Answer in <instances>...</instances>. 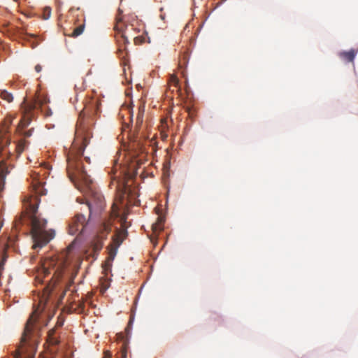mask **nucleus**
Wrapping results in <instances>:
<instances>
[{
    "label": "nucleus",
    "instance_id": "obj_29",
    "mask_svg": "<svg viewBox=\"0 0 358 358\" xmlns=\"http://www.w3.org/2000/svg\"><path fill=\"white\" fill-rule=\"evenodd\" d=\"M85 160L87 162L90 163V158L89 157H85Z\"/></svg>",
    "mask_w": 358,
    "mask_h": 358
},
{
    "label": "nucleus",
    "instance_id": "obj_22",
    "mask_svg": "<svg viewBox=\"0 0 358 358\" xmlns=\"http://www.w3.org/2000/svg\"><path fill=\"white\" fill-rule=\"evenodd\" d=\"M138 113H145V104L142 103L139 106Z\"/></svg>",
    "mask_w": 358,
    "mask_h": 358
},
{
    "label": "nucleus",
    "instance_id": "obj_2",
    "mask_svg": "<svg viewBox=\"0 0 358 358\" xmlns=\"http://www.w3.org/2000/svg\"><path fill=\"white\" fill-rule=\"evenodd\" d=\"M38 177V174L33 176L31 193L25 195L22 199L25 213L31 223V232L34 241L33 248H42L55 236L54 231L45 230L46 220L36 215L40 203L39 196L46 194V190L43 188L44 182Z\"/></svg>",
    "mask_w": 358,
    "mask_h": 358
},
{
    "label": "nucleus",
    "instance_id": "obj_6",
    "mask_svg": "<svg viewBox=\"0 0 358 358\" xmlns=\"http://www.w3.org/2000/svg\"><path fill=\"white\" fill-rule=\"evenodd\" d=\"M111 221L106 220L101 223L97 235L92 242V250L94 254H98L103 246V241L107 238L108 234L111 231Z\"/></svg>",
    "mask_w": 358,
    "mask_h": 358
},
{
    "label": "nucleus",
    "instance_id": "obj_4",
    "mask_svg": "<svg viewBox=\"0 0 358 358\" xmlns=\"http://www.w3.org/2000/svg\"><path fill=\"white\" fill-rule=\"evenodd\" d=\"M127 236L126 229H117L115 235L112 238V242L107 247L108 256L103 264V268L106 273L112 267V263L117 255V249L122 243Z\"/></svg>",
    "mask_w": 358,
    "mask_h": 358
},
{
    "label": "nucleus",
    "instance_id": "obj_18",
    "mask_svg": "<svg viewBox=\"0 0 358 358\" xmlns=\"http://www.w3.org/2000/svg\"><path fill=\"white\" fill-rule=\"evenodd\" d=\"M16 149L18 153L22 152L24 149V142H19V143L16 146Z\"/></svg>",
    "mask_w": 358,
    "mask_h": 358
},
{
    "label": "nucleus",
    "instance_id": "obj_13",
    "mask_svg": "<svg viewBox=\"0 0 358 358\" xmlns=\"http://www.w3.org/2000/svg\"><path fill=\"white\" fill-rule=\"evenodd\" d=\"M84 28H85L84 24H82L78 26L77 27H76L73 29V32L70 34V36H73V37H77V36H80L83 32Z\"/></svg>",
    "mask_w": 358,
    "mask_h": 358
},
{
    "label": "nucleus",
    "instance_id": "obj_3",
    "mask_svg": "<svg viewBox=\"0 0 358 358\" xmlns=\"http://www.w3.org/2000/svg\"><path fill=\"white\" fill-rule=\"evenodd\" d=\"M36 320L31 315L27 320L20 343L14 354V358H24L27 353L35 350L36 338L34 334Z\"/></svg>",
    "mask_w": 358,
    "mask_h": 358
},
{
    "label": "nucleus",
    "instance_id": "obj_12",
    "mask_svg": "<svg viewBox=\"0 0 358 358\" xmlns=\"http://www.w3.org/2000/svg\"><path fill=\"white\" fill-rule=\"evenodd\" d=\"M144 113H138L136 120V129H140L141 126L143 123V118H144Z\"/></svg>",
    "mask_w": 358,
    "mask_h": 358
},
{
    "label": "nucleus",
    "instance_id": "obj_7",
    "mask_svg": "<svg viewBox=\"0 0 358 358\" xmlns=\"http://www.w3.org/2000/svg\"><path fill=\"white\" fill-rule=\"evenodd\" d=\"M122 11L120 9H118V13L115 17V24L114 27V29L117 33V36H120V38H117V41H120V39L124 43H129V37L132 36L130 34V31L133 29L132 25L128 26L124 24L122 20Z\"/></svg>",
    "mask_w": 358,
    "mask_h": 358
},
{
    "label": "nucleus",
    "instance_id": "obj_14",
    "mask_svg": "<svg viewBox=\"0 0 358 358\" xmlns=\"http://www.w3.org/2000/svg\"><path fill=\"white\" fill-rule=\"evenodd\" d=\"M0 96L3 100L8 103L11 102L13 99V95L6 90L1 91Z\"/></svg>",
    "mask_w": 358,
    "mask_h": 358
},
{
    "label": "nucleus",
    "instance_id": "obj_33",
    "mask_svg": "<svg viewBox=\"0 0 358 358\" xmlns=\"http://www.w3.org/2000/svg\"><path fill=\"white\" fill-rule=\"evenodd\" d=\"M162 10H163V8H160V11H161V13L162 12Z\"/></svg>",
    "mask_w": 358,
    "mask_h": 358
},
{
    "label": "nucleus",
    "instance_id": "obj_11",
    "mask_svg": "<svg viewBox=\"0 0 358 358\" xmlns=\"http://www.w3.org/2000/svg\"><path fill=\"white\" fill-rule=\"evenodd\" d=\"M357 52V51L352 49L349 51L340 52L338 53V56L341 59L347 62H352L355 59Z\"/></svg>",
    "mask_w": 358,
    "mask_h": 358
},
{
    "label": "nucleus",
    "instance_id": "obj_24",
    "mask_svg": "<svg viewBox=\"0 0 358 358\" xmlns=\"http://www.w3.org/2000/svg\"><path fill=\"white\" fill-rule=\"evenodd\" d=\"M64 324V320H58L57 322V324H56V327H62Z\"/></svg>",
    "mask_w": 358,
    "mask_h": 358
},
{
    "label": "nucleus",
    "instance_id": "obj_26",
    "mask_svg": "<svg viewBox=\"0 0 358 358\" xmlns=\"http://www.w3.org/2000/svg\"><path fill=\"white\" fill-rule=\"evenodd\" d=\"M111 355L109 352H106L105 356L103 358H110Z\"/></svg>",
    "mask_w": 358,
    "mask_h": 358
},
{
    "label": "nucleus",
    "instance_id": "obj_23",
    "mask_svg": "<svg viewBox=\"0 0 358 358\" xmlns=\"http://www.w3.org/2000/svg\"><path fill=\"white\" fill-rule=\"evenodd\" d=\"M61 275H62V272L61 271H59L58 269L55 271L54 276H55L57 278H59L61 277Z\"/></svg>",
    "mask_w": 358,
    "mask_h": 358
},
{
    "label": "nucleus",
    "instance_id": "obj_1",
    "mask_svg": "<svg viewBox=\"0 0 358 358\" xmlns=\"http://www.w3.org/2000/svg\"><path fill=\"white\" fill-rule=\"evenodd\" d=\"M97 113L99 111V103L97 101H93L90 106H86L80 112L79 122L76 130V137L74 140L73 148L69 152L67 156V173L69 178L74 180L80 179L85 180L87 186L90 185V180L88 179L87 172L83 165L80 157L83 152L89 144L90 138L92 136L91 129L85 123H83L81 118L86 115Z\"/></svg>",
    "mask_w": 358,
    "mask_h": 358
},
{
    "label": "nucleus",
    "instance_id": "obj_5",
    "mask_svg": "<svg viewBox=\"0 0 358 358\" xmlns=\"http://www.w3.org/2000/svg\"><path fill=\"white\" fill-rule=\"evenodd\" d=\"M43 101L38 98L34 99L28 102L24 101L22 105V117L20 122V126L23 128L29 124L35 116V110L41 107Z\"/></svg>",
    "mask_w": 358,
    "mask_h": 358
},
{
    "label": "nucleus",
    "instance_id": "obj_16",
    "mask_svg": "<svg viewBox=\"0 0 358 358\" xmlns=\"http://www.w3.org/2000/svg\"><path fill=\"white\" fill-rule=\"evenodd\" d=\"M47 341L50 344V345H57L59 343V339L57 336H47Z\"/></svg>",
    "mask_w": 358,
    "mask_h": 358
},
{
    "label": "nucleus",
    "instance_id": "obj_15",
    "mask_svg": "<svg viewBox=\"0 0 358 358\" xmlns=\"http://www.w3.org/2000/svg\"><path fill=\"white\" fill-rule=\"evenodd\" d=\"M159 220V222H156L154 224H152V230L156 232L157 231H162L163 230V226H162V224H163V220L162 218H158Z\"/></svg>",
    "mask_w": 358,
    "mask_h": 358
},
{
    "label": "nucleus",
    "instance_id": "obj_34",
    "mask_svg": "<svg viewBox=\"0 0 358 358\" xmlns=\"http://www.w3.org/2000/svg\"><path fill=\"white\" fill-rule=\"evenodd\" d=\"M155 1H157L158 0H154Z\"/></svg>",
    "mask_w": 358,
    "mask_h": 358
},
{
    "label": "nucleus",
    "instance_id": "obj_25",
    "mask_svg": "<svg viewBox=\"0 0 358 358\" xmlns=\"http://www.w3.org/2000/svg\"><path fill=\"white\" fill-rule=\"evenodd\" d=\"M42 70V66L40 65V64H37L36 66H35V71L37 72V73H40Z\"/></svg>",
    "mask_w": 358,
    "mask_h": 358
},
{
    "label": "nucleus",
    "instance_id": "obj_27",
    "mask_svg": "<svg viewBox=\"0 0 358 358\" xmlns=\"http://www.w3.org/2000/svg\"><path fill=\"white\" fill-rule=\"evenodd\" d=\"M31 135V131L29 130L27 132H26L25 136H30Z\"/></svg>",
    "mask_w": 358,
    "mask_h": 358
},
{
    "label": "nucleus",
    "instance_id": "obj_30",
    "mask_svg": "<svg viewBox=\"0 0 358 358\" xmlns=\"http://www.w3.org/2000/svg\"><path fill=\"white\" fill-rule=\"evenodd\" d=\"M17 222H21V218H20L19 221H16L15 222V227L17 226Z\"/></svg>",
    "mask_w": 358,
    "mask_h": 358
},
{
    "label": "nucleus",
    "instance_id": "obj_9",
    "mask_svg": "<svg viewBox=\"0 0 358 358\" xmlns=\"http://www.w3.org/2000/svg\"><path fill=\"white\" fill-rule=\"evenodd\" d=\"M87 206L90 210V215L94 211H101L105 206V202L103 196L99 192H92V201L87 203Z\"/></svg>",
    "mask_w": 358,
    "mask_h": 358
},
{
    "label": "nucleus",
    "instance_id": "obj_19",
    "mask_svg": "<svg viewBox=\"0 0 358 358\" xmlns=\"http://www.w3.org/2000/svg\"><path fill=\"white\" fill-rule=\"evenodd\" d=\"M134 41L136 45H141L144 42V38L142 36H135Z\"/></svg>",
    "mask_w": 358,
    "mask_h": 358
},
{
    "label": "nucleus",
    "instance_id": "obj_10",
    "mask_svg": "<svg viewBox=\"0 0 358 358\" xmlns=\"http://www.w3.org/2000/svg\"><path fill=\"white\" fill-rule=\"evenodd\" d=\"M169 92H171V94H174L176 92L178 96H179L180 94L179 80L175 75H171L169 79L166 96H169Z\"/></svg>",
    "mask_w": 358,
    "mask_h": 358
},
{
    "label": "nucleus",
    "instance_id": "obj_20",
    "mask_svg": "<svg viewBox=\"0 0 358 358\" xmlns=\"http://www.w3.org/2000/svg\"><path fill=\"white\" fill-rule=\"evenodd\" d=\"M117 358H127V350L125 346L122 347L121 349L120 355L117 357Z\"/></svg>",
    "mask_w": 358,
    "mask_h": 358
},
{
    "label": "nucleus",
    "instance_id": "obj_32",
    "mask_svg": "<svg viewBox=\"0 0 358 358\" xmlns=\"http://www.w3.org/2000/svg\"><path fill=\"white\" fill-rule=\"evenodd\" d=\"M137 155H138V153H136V152L133 155L134 157H136Z\"/></svg>",
    "mask_w": 358,
    "mask_h": 358
},
{
    "label": "nucleus",
    "instance_id": "obj_21",
    "mask_svg": "<svg viewBox=\"0 0 358 358\" xmlns=\"http://www.w3.org/2000/svg\"><path fill=\"white\" fill-rule=\"evenodd\" d=\"M56 328H52L48 332L47 336H55Z\"/></svg>",
    "mask_w": 358,
    "mask_h": 358
},
{
    "label": "nucleus",
    "instance_id": "obj_28",
    "mask_svg": "<svg viewBox=\"0 0 358 358\" xmlns=\"http://www.w3.org/2000/svg\"><path fill=\"white\" fill-rule=\"evenodd\" d=\"M160 17H161L162 20H164L165 19V15L163 13H161L160 14Z\"/></svg>",
    "mask_w": 358,
    "mask_h": 358
},
{
    "label": "nucleus",
    "instance_id": "obj_8",
    "mask_svg": "<svg viewBox=\"0 0 358 358\" xmlns=\"http://www.w3.org/2000/svg\"><path fill=\"white\" fill-rule=\"evenodd\" d=\"M87 224L85 216L83 214H77L69 224V233L71 235L76 233L82 234Z\"/></svg>",
    "mask_w": 358,
    "mask_h": 358
},
{
    "label": "nucleus",
    "instance_id": "obj_17",
    "mask_svg": "<svg viewBox=\"0 0 358 358\" xmlns=\"http://www.w3.org/2000/svg\"><path fill=\"white\" fill-rule=\"evenodd\" d=\"M51 15V8L50 7H45L43 9V17L44 20H48Z\"/></svg>",
    "mask_w": 358,
    "mask_h": 358
},
{
    "label": "nucleus",
    "instance_id": "obj_31",
    "mask_svg": "<svg viewBox=\"0 0 358 358\" xmlns=\"http://www.w3.org/2000/svg\"><path fill=\"white\" fill-rule=\"evenodd\" d=\"M44 269L45 270V275L48 273H50V271H48L47 268H44Z\"/></svg>",
    "mask_w": 358,
    "mask_h": 358
}]
</instances>
